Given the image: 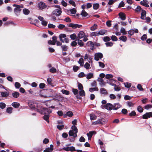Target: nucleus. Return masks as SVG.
<instances>
[{
    "mask_svg": "<svg viewBox=\"0 0 152 152\" xmlns=\"http://www.w3.org/2000/svg\"><path fill=\"white\" fill-rule=\"evenodd\" d=\"M147 37L146 34H143L141 37V39L142 40L144 41L146 40L147 39Z\"/></svg>",
    "mask_w": 152,
    "mask_h": 152,
    "instance_id": "63",
    "label": "nucleus"
},
{
    "mask_svg": "<svg viewBox=\"0 0 152 152\" xmlns=\"http://www.w3.org/2000/svg\"><path fill=\"white\" fill-rule=\"evenodd\" d=\"M107 47H111L113 46V43L112 42H107L105 43Z\"/></svg>",
    "mask_w": 152,
    "mask_h": 152,
    "instance_id": "56",
    "label": "nucleus"
},
{
    "mask_svg": "<svg viewBox=\"0 0 152 152\" xmlns=\"http://www.w3.org/2000/svg\"><path fill=\"white\" fill-rule=\"evenodd\" d=\"M129 37H130L133 35L134 33V31L133 29H131L128 31Z\"/></svg>",
    "mask_w": 152,
    "mask_h": 152,
    "instance_id": "31",
    "label": "nucleus"
},
{
    "mask_svg": "<svg viewBox=\"0 0 152 152\" xmlns=\"http://www.w3.org/2000/svg\"><path fill=\"white\" fill-rule=\"evenodd\" d=\"M72 124L73 125L71 127L72 129L70 130L69 132V136H72L74 137V140H75V137H76V120L75 119L72 121Z\"/></svg>",
    "mask_w": 152,
    "mask_h": 152,
    "instance_id": "1",
    "label": "nucleus"
},
{
    "mask_svg": "<svg viewBox=\"0 0 152 152\" xmlns=\"http://www.w3.org/2000/svg\"><path fill=\"white\" fill-rule=\"evenodd\" d=\"M152 117V112H147L142 116V118L144 119H147L148 118Z\"/></svg>",
    "mask_w": 152,
    "mask_h": 152,
    "instance_id": "11",
    "label": "nucleus"
},
{
    "mask_svg": "<svg viewBox=\"0 0 152 152\" xmlns=\"http://www.w3.org/2000/svg\"><path fill=\"white\" fill-rule=\"evenodd\" d=\"M37 111L42 114H50L51 111L49 108L43 107L41 104V107L37 109Z\"/></svg>",
    "mask_w": 152,
    "mask_h": 152,
    "instance_id": "2",
    "label": "nucleus"
},
{
    "mask_svg": "<svg viewBox=\"0 0 152 152\" xmlns=\"http://www.w3.org/2000/svg\"><path fill=\"white\" fill-rule=\"evenodd\" d=\"M23 12L24 14L28 15L30 11L28 9L25 8L23 10Z\"/></svg>",
    "mask_w": 152,
    "mask_h": 152,
    "instance_id": "34",
    "label": "nucleus"
},
{
    "mask_svg": "<svg viewBox=\"0 0 152 152\" xmlns=\"http://www.w3.org/2000/svg\"><path fill=\"white\" fill-rule=\"evenodd\" d=\"M148 1L147 0H143V1H141L140 2V4L143 5V6L145 7H149V5L148 4Z\"/></svg>",
    "mask_w": 152,
    "mask_h": 152,
    "instance_id": "16",
    "label": "nucleus"
},
{
    "mask_svg": "<svg viewBox=\"0 0 152 152\" xmlns=\"http://www.w3.org/2000/svg\"><path fill=\"white\" fill-rule=\"evenodd\" d=\"M78 88L79 90H83V87L82 85L80 83L78 82Z\"/></svg>",
    "mask_w": 152,
    "mask_h": 152,
    "instance_id": "38",
    "label": "nucleus"
},
{
    "mask_svg": "<svg viewBox=\"0 0 152 152\" xmlns=\"http://www.w3.org/2000/svg\"><path fill=\"white\" fill-rule=\"evenodd\" d=\"M152 107V105L149 104L145 105L144 107V109L146 110H148L149 108H151Z\"/></svg>",
    "mask_w": 152,
    "mask_h": 152,
    "instance_id": "43",
    "label": "nucleus"
},
{
    "mask_svg": "<svg viewBox=\"0 0 152 152\" xmlns=\"http://www.w3.org/2000/svg\"><path fill=\"white\" fill-rule=\"evenodd\" d=\"M70 37L72 40H75L76 39V34L74 33L70 35Z\"/></svg>",
    "mask_w": 152,
    "mask_h": 152,
    "instance_id": "45",
    "label": "nucleus"
},
{
    "mask_svg": "<svg viewBox=\"0 0 152 152\" xmlns=\"http://www.w3.org/2000/svg\"><path fill=\"white\" fill-rule=\"evenodd\" d=\"M119 39L123 42H126L127 40V38L125 36H122L119 38Z\"/></svg>",
    "mask_w": 152,
    "mask_h": 152,
    "instance_id": "25",
    "label": "nucleus"
},
{
    "mask_svg": "<svg viewBox=\"0 0 152 152\" xmlns=\"http://www.w3.org/2000/svg\"><path fill=\"white\" fill-rule=\"evenodd\" d=\"M69 27H72L73 28H76V24H74L72 23H70L68 25Z\"/></svg>",
    "mask_w": 152,
    "mask_h": 152,
    "instance_id": "52",
    "label": "nucleus"
},
{
    "mask_svg": "<svg viewBox=\"0 0 152 152\" xmlns=\"http://www.w3.org/2000/svg\"><path fill=\"white\" fill-rule=\"evenodd\" d=\"M118 15L121 19L122 20H124L126 19L125 14L123 12H120L119 13Z\"/></svg>",
    "mask_w": 152,
    "mask_h": 152,
    "instance_id": "19",
    "label": "nucleus"
},
{
    "mask_svg": "<svg viewBox=\"0 0 152 152\" xmlns=\"http://www.w3.org/2000/svg\"><path fill=\"white\" fill-rule=\"evenodd\" d=\"M113 105L110 103H107L104 105L102 107L103 109H106L108 110H113Z\"/></svg>",
    "mask_w": 152,
    "mask_h": 152,
    "instance_id": "8",
    "label": "nucleus"
},
{
    "mask_svg": "<svg viewBox=\"0 0 152 152\" xmlns=\"http://www.w3.org/2000/svg\"><path fill=\"white\" fill-rule=\"evenodd\" d=\"M77 44L80 47L83 46L84 45V43L82 42V40H79L77 39Z\"/></svg>",
    "mask_w": 152,
    "mask_h": 152,
    "instance_id": "29",
    "label": "nucleus"
},
{
    "mask_svg": "<svg viewBox=\"0 0 152 152\" xmlns=\"http://www.w3.org/2000/svg\"><path fill=\"white\" fill-rule=\"evenodd\" d=\"M37 7L39 10L47 9V6L44 2L42 1L38 3Z\"/></svg>",
    "mask_w": 152,
    "mask_h": 152,
    "instance_id": "6",
    "label": "nucleus"
},
{
    "mask_svg": "<svg viewBox=\"0 0 152 152\" xmlns=\"http://www.w3.org/2000/svg\"><path fill=\"white\" fill-rule=\"evenodd\" d=\"M97 81L99 82V84L101 87L105 86L106 82L104 81L103 78H99L97 80Z\"/></svg>",
    "mask_w": 152,
    "mask_h": 152,
    "instance_id": "10",
    "label": "nucleus"
},
{
    "mask_svg": "<svg viewBox=\"0 0 152 152\" xmlns=\"http://www.w3.org/2000/svg\"><path fill=\"white\" fill-rule=\"evenodd\" d=\"M81 15L83 17H85L88 15V14L84 10H83L81 13Z\"/></svg>",
    "mask_w": 152,
    "mask_h": 152,
    "instance_id": "28",
    "label": "nucleus"
},
{
    "mask_svg": "<svg viewBox=\"0 0 152 152\" xmlns=\"http://www.w3.org/2000/svg\"><path fill=\"white\" fill-rule=\"evenodd\" d=\"M65 26L64 25L62 24H60L58 26V27L59 29H62L63 28H65Z\"/></svg>",
    "mask_w": 152,
    "mask_h": 152,
    "instance_id": "60",
    "label": "nucleus"
},
{
    "mask_svg": "<svg viewBox=\"0 0 152 152\" xmlns=\"http://www.w3.org/2000/svg\"><path fill=\"white\" fill-rule=\"evenodd\" d=\"M103 119H99L92 123L93 124L96 125L98 124H103L105 123V121L103 120Z\"/></svg>",
    "mask_w": 152,
    "mask_h": 152,
    "instance_id": "12",
    "label": "nucleus"
},
{
    "mask_svg": "<svg viewBox=\"0 0 152 152\" xmlns=\"http://www.w3.org/2000/svg\"><path fill=\"white\" fill-rule=\"evenodd\" d=\"M86 76V78L87 79H90L92 78L93 76V74L91 73H88Z\"/></svg>",
    "mask_w": 152,
    "mask_h": 152,
    "instance_id": "33",
    "label": "nucleus"
},
{
    "mask_svg": "<svg viewBox=\"0 0 152 152\" xmlns=\"http://www.w3.org/2000/svg\"><path fill=\"white\" fill-rule=\"evenodd\" d=\"M80 91L79 92L80 96L82 97H85L86 94L85 91L83 90H80Z\"/></svg>",
    "mask_w": 152,
    "mask_h": 152,
    "instance_id": "26",
    "label": "nucleus"
},
{
    "mask_svg": "<svg viewBox=\"0 0 152 152\" xmlns=\"http://www.w3.org/2000/svg\"><path fill=\"white\" fill-rule=\"evenodd\" d=\"M97 25L96 24H94L91 27L90 29L92 31H94L97 29Z\"/></svg>",
    "mask_w": 152,
    "mask_h": 152,
    "instance_id": "32",
    "label": "nucleus"
},
{
    "mask_svg": "<svg viewBox=\"0 0 152 152\" xmlns=\"http://www.w3.org/2000/svg\"><path fill=\"white\" fill-rule=\"evenodd\" d=\"M125 87L127 88H129L131 86V83L128 82L124 83Z\"/></svg>",
    "mask_w": 152,
    "mask_h": 152,
    "instance_id": "44",
    "label": "nucleus"
},
{
    "mask_svg": "<svg viewBox=\"0 0 152 152\" xmlns=\"http://www.w3.org/2000/svg\"><path fill=\"white\" fill-rule=\"evenodd\" d=\"M146 15V12L144 10H142L141 13V18L142 20H145V19Z\"/></svg>",
    "mask_w": 152,
    "mask_h": 152,
    "instance_id": "18",
    "label": "nucleus"
},
{
    "mask_svg": "<svg viewBox=\"0 0 152 152\" xmlns=\"http://www.w3.org/2000/svg\"><path fill=\"white\" fill-rule=\"evenodd\" d=\"M87 46H91L90 49L92 50H93L95 48L94 46L95 45L94 43L91 41L88 42L86 44Z\"/></svg>",
    "mask_w": 152,
    "mask_h": 152,
    "instance_id": "14",
    "label": "nucleus"
},
{
    "mask_svg": "<svg viewBox=\"0 0 152 152\" xmlns=\"http://www.w3.org/2000/svg\"><path fill=\"white\" fill-rule=\"evenodd\" d=\"M111 39L113 41H116L118 40L117 37L114 35H113L111 37Z\"/></svg>",
    "mask_w": 152,
    "mask_h": 152,
    "instance_id": "54",
    "label": "nucleus"
},
{
    "mask_svg": "<svg viewBox=\"0 0 152 152\" xmlns=\"http://www.w3.org/2000/svg\"><path fill=\"white\" fill-rule=\"evenodd\" d=\"M53 151V149L49 148V147L47 148L43 151L44 152H52Z\"/></svg>",
    "mask_w": 152,
    "mask_h": 152,
    "instance_id": "48",
    "label": "nucleus"
},
{
    "mask_svg": "<svg viewBox=\"0 0 152 152\" xmlns=\"http://www.w3.org/2000/svg\"><path fill=\"white\" fill-rule=\"evenodd\" d=\"M66 37V35L64 34H61L59 36L60 40L61 42L68 43L69 42V39Z\"/></svg>",
    "mask_w": 152,
    "mask_h": 152,
    "instance_id": "4",
    "label": "nucleus"
},
{
    "mask_svg": "<svg viewBox=\"0 0 152 152\" xmlns=\"http://www.w3.org/2000/svg\"><path fill=\"white\" fill-rule=\"evenodd\" d=\"M85 76L84 73L83 72H81L78 75V76L79 78L83 77Z\"/></svg>",
    "mask_w": 152,
    "mask_h": 152,
    "instance_id": "57",
    "label": "nucleus"
},
{
    "mask_svg": "<svg viewBox=\"0 0 152 152\" xmlns=\"http://www.w3.org/2000/svg\"><path fill=\"white\" fill-rule=\"evenodd\" d=\"M99 34V35H103L104 34L106 33L107 32V31L106 30L103 29L99 31H98Z\"/></svg>",
    "mask_w": 152,
    "mask_h": 152,
    "instance_id": "22",
    "label": "nucleus"
},
{
    "mask_svg": "<svg viewBox=\"0 0 152 152\" xmlns=\"http://www.w3.org/2000/svg\"><path fill=\"white\" fill-rule=\"evenodd\" d=\"M84 33L83 31H80L77 35V38L81 39L84 36Z\"/></svg>",
    "mask_w": 152,
    "mask_h": 152,
    "instance_id": "21",
    "label": "nucleus"
},
{
    "mask_svg": "<svg viewBox=\"0 0 152 152\" xmlns=\"http://www.w3.org/2000/svg\"><path fill=\"white\" fill-rule=\"evenodd\" d=\"M121 107V105L119 103H115L113 105V110H117Z\"/></svg>",
    "mask_w": 152,
    "mask_h": 152,
    "instance_id": "15",
    "label": "nucleus"
},
{
    "mask_svg": "<svg viewBox=\"0 0 152 152\" xmlns=\"http://www.w3.org/2000/svg\"><path fill=\"white\" fill-rule=\"evenodd\" d=\"M90 66V64L88 62L86 63L84 65V67L87 69H89Z\"/></svg>",
    "mask_w": 152,
    "mask_h": 152,
    "instance_id": "61",
    "label": "nucleus"
},
{
    "mask_svg": "<svg viewBox=\"0 0 152 152\" xmlns=\"http://www.w3.org/2000/svg\"><path fill=\"white\" fill-rule=\"evenodd\" d=\"M15 86L16 88L18 89L20 87L21 85L19 83L16 82L15 83Z\"/></svg>",
    "mask_w": 152,
    "mask_h": 152,
    "instance_id": "47",
    "label": "nucleus"
},
{
    "mask_svg": "<svg viewBox=\"0 0 152 152\" xmlns=\"http://www.w3.org/2000/svg\"><path fill=\"white\" fill-rule=\"evenodd\" d=\"M98 32H93L91 33V35L93 36H99Z\"/></svg>",
    "mask_w": 152,
    "mask_h": 152,
    "instance_id": "58",
    "label": "nucleus"
},
{
    "mask_svg": "<svg viewBox=\"0 0 152 152\" xmlns=\"http://www.w3.org/2000/svg\"><path fill=\"white\" fill-rule=\"evenodd\" d=\"M61 48L62 51H66L68 49V47L66 45H63L61 46Z\"/></svg>",
    "mask_w": 152,
    "mask_h": 152,
    "instance_id": "36",
    "label": "nucleus"
},
{
    "mask_svg": "<svg viewBox=\"0 0 152 152\" xmlns=\"http://www.w3.org/2000/svg\"><path fill=\"white\" fill-rule=\"evenodd\" d=\"M12 107H9L7 108L6 111L7 113L10 114L12 113Z\"/></svg>",
    "mask_w": 152,
    "mask_h": 152,
    "instance_id": "53",
    "label": "nucleus"
},
{
    "mask_svg": "<svg viewBox=\"0 0 152 152\" xmlns=\"http://www.w3.org/2000/svg\"><path fill=\"white\" fill-rule=\"evenodd\" d=\"M12 96L15 98H18L20 96V93L17 91H14L12 93Z\"/></svg>",
    "mask_w": 152,
    "mask_h": 152,
    "instance_id": "17",
    "label": "nucleus"
},
{
    "mask_svg": "<svg viewBox=\"0 0 152 152\" xmlns=\"http://www.w3.org/2000/svg\"><path fill=\"white\" fill-rule=\"evenodd\" d=\"M99 6V4L98 3L94 4H93V7L94 10H96L98 9Z\"/></svg>",
    "mask_w": 152,
    "mask_h": 152,
    "instance_id": "37",
    "label": "nucleus"
},
{
    "mask_svg": "<svg viewBox=\"0 0 152 152\" xmlns=\"http://www.w3.org/2000/svg\"><path fill=\"white\" fill-rule=\"evenodd\" d=\"M121 32L124 35H126L127 34V32H126L125 28L122 27L120 30Z\"/></svg>",
    "mask_w": 152,
    "mask_h": 152,
    "instance_id": "46",
    "label": "nucleus"
},
{
    "mask_svg": "<svg viewBox=\"0 0 152 152\" xmlns=\"http://www.w3.org/2000/svg\"><path fill=\"white\" fill-rule=\"evenodd\" d=\"M61 91L63 94H64L68 95L69 94V91L64 89L62 90Z\"/></svg>",
    "mask_w": 152,
    "mask_h": 152,
    "instance_id": "40",
    "label": "nucleus"
},
{
    "mask_svg": "<svg viewBox=\"0 0 152 152\" xmlns=\"http://www.w3.org/2000/svg\"><path fill=\"white\" fill-rule=\"evenodd\" d=\"M90 119L91 120H94L96 119L97 116L94 114L92 113L90 115Z\"/></svg>",
    "mask_w": 152,
    "mask_h": 152,
    "instance_id": "27",
    "label": "nucleus"
},
{
    "mask_svg": "<svg viewBox=\"0 0 152 152\" xmlns=\"http://www.w3.org/2000/svg\"><path fill=\"white\" fill-rule=\"evenodd\" d=\"M94 59L96 61H98L100 59L102 58L103 55L101 53H96L94 54Z\"/></svg>",
    "mask_w": 152,
    "mask_h": 152,
    "instance_id": "9",
    "label": "nucleus"
},
{
    "mask_svg": "<svg viewBox=\"0 0 152 152\" xmlns=\"http://www.w3.org/2000/svg\"><path fill=\"white\" fill-rule=\"evenodd\" d=\"M98 91V89L97 87H95L94 88H91L89 89V91L90 92H92L94 91Z\"/></svg>",
    "mask_w": 152,
    "mask_h": 152,
    "instance_id": "41",
    "label": "nucleus"
},
{
    "mask_svg": "<svg viewBox=\"0 0 152 152\" xmlns=\"http://www.w3.org/2000/svg\"><path fill=\"white\" fill-rule=\"evenodd\" d=\"M78 62L81 66H83V58H80Z\"/></svg>",
    "mask_w": 152,
    "mask_h": 152,
    "instance_id": "51",
    "label": "nucleus"
},
{
    "mask_svg": "<svg viewBox=\"0 0 152 152\" xmlns=\"http://www.w3.org/2000/svg\"><path fill=\"white\" fill-rule=\"evenodd\" d=\"M49 71L50 72L55 73L56 72V69L54 67H52L50 69Z\"/></svg>",
    "mask_w": 152,
    "mask_h": 152,
    "instance_id": "59",
    "label": "nucleus"
},
{
    "mask_svg": "<svg viewBox=\"0 0 152 152\" xmlns=\"http://www.w3.org/2000/svg\"><path fill=\"white\" fill-rule=\"evenodd\" d=\"M137 110L140 113H142L143 110L142 107L140 106H139L137 107Z\"/></svg>",
    "mask_w": 152,
    "mask_h": 152,
    "instance_id": "35",
    "label": "nucleus"
},
{
    "mask_svg": "<svg viewBox=\"0 0 152 152\" xmlns=\"http://www.w3.org/2000/svg\"><path fill=\"white\" fill-rule=\"evenodd\" d=\"M28 105L32 109L34 110L36 109L37 110L38 108L41 107L40 104L34 103L31 101L28 102Z\"/></svg>",
    "mask_w": 152,
    "mask_h": 152,
    "instance_id": "3",
    "label": "nucleus"
},
{
    "mask_svg": "<svg viewBox=\"0 0 152 152\" xmlns=\"http://www.w3.org/2000/svg\"><path fill=\"white\" fill-rule=\"evenodd\" d=\"M13 6L15 7L14 9V12L16 14L19 13L21 10V8H23V5H20L16 4H14Z\"/></svg>",
    "mask_w": 152,
    "mask_h": 152,
    "instance_id": "5",
    "label": "nucleus"
},
{
    "mask_svg": "<svg viewBox=\"0 0 152 152\" xmlns=\"http://www.w3.org/2000/svg\"><path fill=\"white\" fill-rule=\"evenodd\" d=\"M12 105L15 108H18L20 106V104L18 102H14L12 104Z\"/></svg>",
    "mask_w": 152,
    "mask_h": 152,
    "instance_id": "24",
    "label": "nucleus"
},
{
    "mask_svg": "<svg viewBox=\"0 0 152 152\" xmlns=\"http://www.w3.org/2000/svg\"><path fill=\"white\" fill-rule=\"evenodd\" d=\"M137 88L140 91H143V88H142V85L140 84H138L137 86Z\"/></svg>",
    "mask_w": 152,
    "mask_h": 152,
    "instance_id": "39",
    "label": "nucleus"
},
{
    "mask_svg": "<svg viewBox=\"0 0 152 152\" xmlns=\"http://www.w3.org/2000/svg\"><path fill=\"white\" fill-rule=\"evenodd\" d=\"M136 115V113L134 111H132L129 114V115L130 116H134Z\"/></svg>",
    "mask_w": 152,
    "mask_h": 152,
    "instance_id": "64",
    "label": "nucleus"
},
{
    "mask_svg": "<svg viewBox=\"0 0 152 152\" xmlns=\"http://www.w3.org/2000/svg\"><path fill=\"white\" fill-rule=\"evenodd\" d=\"M103 40L104 42H107L110 41V39L108 36H106L104 37Z\"/></svg>",
    "mask_w": 152,
    "mask_h": 152,
    "instance_id": "42",
    "label": "nucleus"
},
{
    "mask_svg": "<svg viewBox=\"0 0 152 152\" xmlns=\"http://www.w3.org/2000/svg\"><path fill=\"white\" fill-rule=\"evenodd\" d=\"M1 95L3 97H7L9 95V92H1Z\"/></svg>",
    "mask_w": 152,
    "mask_h": 152,
    "instance_id": "23",
    "label": "nucleus"
},
{
    "mask_svg": "<svg viewBox=\"0 0 152 152\" xmlns=\"http://www.w3.org/2000/svg\"><path fill=\"white\" fill-rule=\"evenodd\" d=\"M70 12L71 14H75L76 13V9L75 8L71 9L70 10Z\"/></svg>",
    "mask_w": 152,
    "mask_h": 152,
    "instance_id": "55",
    "label": "nucleus"
},
{
    "mask_svg": "<svg viewBox=\"0 0 152 152\" xmlns=\"http://www.w3.org/2000/svg\"><path fill=\"white\" fill-rule=\"evenodd\" d=\"M6 105L4 103L2 102L0 103V107L1 109H4L6 107Z\"/></svg>",
    "mask_w": 152,
    "mask_h": 152,
    "instance_id": "49",
    "label": "nucleus"
},
{
    "mask_svg": "<svg viewBox=\"0 0 152 152\" xmlns=\"http://www.w3.org/2000/svg\"><path fill=\"white\" fill-rule=\"evenodd\" d=\"M57 7L58 9H56L54 10L52 12V14L53 15H56V16H59L60 15L62 12L61 10V9L60 8L59 6H57Z\"/></svg>",
    "mask_w": 152,
    "mask_h": 152,
    "instance_id": "7",
    "label": "nucleus"
},
{
    "mask_svg": "<svg viewBox=\"0 0 152 152\" xmlns=\"http://www.w3.org/2000/svg\"><path fill=\"white\" fill-rule=\"evenodd\" d=\"M91 85L92 87H96L97 86L96 81L95 80L92 83H91Z\"/></svg>",
    "mask_w": 152,
    "mask_h": 152,
    "instance_id": "62",
    "label": "nucleus"
},
{
    "mask_svg": "<svg viewBox=\"0 0 152 152\" xmlns=\"http://www.w3.org/2000/svg\"><path fill=\"white\" fill-rule=\"evenodd\" d=\"M64 127V125L63 124L58 125L57 126V128L59 130H61Z\"/></svg>",
    "mask_w": 152,
    "mask_h": 152,
    "instance_id": "50",
    "label": "nucleus"
},
{
    "mask_svg": "<svg viewBox=\"0 0 152 152\" xmlns=\"http://www.w3.org/2000/svg\"><path fill=\"white\" fill-rule=\"evenodd\" d=\"M96 132L95 131H89L88 133L87 134V135L88 137V139L89 140H91L93 135L95 134Z\"/></svg>",
    "mask_w": 152,
    "mask_h": 152,
    "instance_id": "13",
    "label": "nucleus"
},
{
    "mask_svg": "<svg viewBox=\"0 0 152 152\" xmlns=\"http://www.w3.org/2000/svg\"><path fill=\"white\" fill-rule=\"evenodd\" d=\"M100 93L104 95L107 94V92L105 89L104 88H101L100 89Z\"/></svg>",
    "mask_w": 152,
    "mask_h": 152,
    "instance_id": "20",
    "label": "nucleus"
},
{
    "mask_svg": "<svg viewBox=\"0 0 152 152\" xmlns=\"http://www.w3.org/2000/svg\"><path fill=\"white\" fill-rule=\"evenodd\" d=\"M49 114H45L43 117V119L48 123L49 122Z\"/></svg>",
    "mask_w": 152,
    "mask_h": 152,
    "instance_id": "30",
    "label": "nucleus"
}]
</instances>
